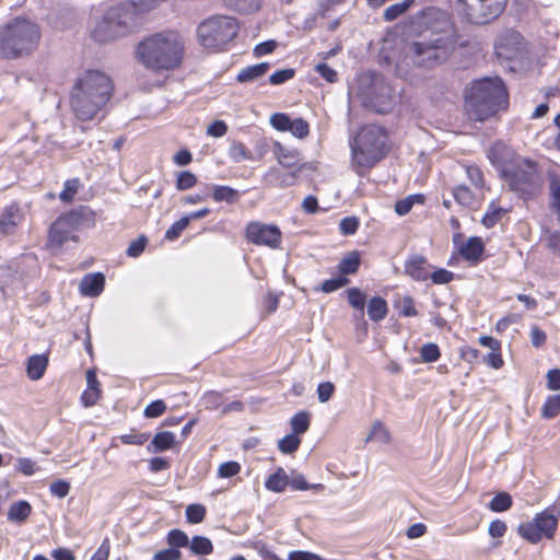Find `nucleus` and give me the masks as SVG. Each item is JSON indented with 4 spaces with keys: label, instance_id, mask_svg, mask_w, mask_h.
Here are the masks:
<instances>
[{
    "label": "nucleus",
    "instance_id": "nucleus-20",
    "mask_svg": "<svg viewBox=\"0 0 560 560\" xmlns=\"http://www.w3.org/2000/svg\"><path fill=\"white\" fill-rule=\"evenodd\" d=\"M105 278L101 272L86 275L80 282V292L85 296H97L102 293Z\"/></svg>",
    "mask_w": 560,
    "mask_h": 560
},
{
    "label": "nucleus",
    "instance_id": "nucleus-4",
    "mask_svg": "<svg viewBox=\"0 0 560 560\" xmlns=\"http://www.w3.org/2000/svg\"><path fill=\"white\" fill-rule=\"evenodd\" d=\"M509 105V95L499 78H485L472 83L466 95V109L471 119L483 121Z\"/></svg>",
    "mask_w": 560,
    "mask_h": 560
},
{
    "label": "nucleus",
    "instance_id": "nucleus-53",
    "mask_svg": "<svg viewBox=\"0 0 560 560\" xmlns=\"http://www.w3.org/2000/svg\"><path fill=\"white\" fill-rule=\"evenodd\" d=\"M166 410V405L163 400L158 399L152 402H150L145 409H144V417L145 418H158L162 416Z\"/></svg>",
    "mask_w": 560,
    "mask_h": 560
},
{
    "label": "nucleus",
    "instance_id": "nucleus-38",
    "mask_svg": "<svg viewBox=\"0 0 560 560\" xmlns=\"http://www.w3.org/2000/svg\"><path fill=\"white\" fill-rule=\"evenodd\" d=\"M260 1L261 0H224V3L241 13H249L259 9Z\"/></svg>",
    "mask_w": 560,
    "mask_h": 560
},
{
    "label": "nucleus",
    "instance_id": "nucleus-51",
    "mask_svg": "<svg viewBox=\"0 0 560 560\" xmlns=\"http://www.w3.org/2000/svg\"><path fill=\"white\" fill-rule=\"evenodd\" d=\"M349 283V279L347 277H338L334 279L325 280L322 283L320 290L325 293H331L337 291L338 289L347 285Z\"/></svg>",
    "mask_w": 560,
    "mask_h": 560
},
{
    "label": "nucleus",
    "instance_id": "nucleus-29",
    "mask_svg": "<svg viewBox=\"0 0 560 560\" xmlns=\"http://www.w3.org/2000/svg\"><path fill=\"white\" fill-rule=\"evenodd\" d=\"M388 308L386 301L381 296H374L369 301L368 314L374 322L384 319L387 315Z\"/></svg>",
    "mask_w": 560,
    "mask_h": 560
},
{
    "label": "nucleus",
    "instance_id": "nucleus-11",
    "mask_svg": "<svg viewBox=\"0 0 560 560\" xmlns=\"http://www.w3.org/2000/svg\"><path fill=\"white\" fill-rule=\"evenodd\" d=\"M508 0H457V12L467 22L486 25L505 10Z\"/></svg>",
    "mask_w": 560,
    "mask_h": 560
},
{
    "label": "nucleus",
    "instance_id": "nucleus-60",
    "mask_svg": "<svg viewBox=\"0 0 560 560\" xmlns=\"http://www.w3.org/2000/svg\"><path fill=\"white\" fill-rule=\"evenodd\" d=\"M147 245L145 236H140L133 241L127 248V255L129 257H138L142 254Z\"/></svg>",
    "mask_w": 560,
    "mask_h": 560
},
{
    "label": "nucleus",
    "instance_id": "nucleus-61",
    "mask_svg": "<svg viewBox=\"0 0 560 560\" xmlns=\"http://www.w3.org/2000/svg\"><path fill=\"white\" fill-rule=\"evenodd\" d=\"M277 47L275 40H266L255 46L253 54L256 58H260L265 55L271 54Z\"/></svg>",
    "mask_w": 560,
    "mask_h": 560
},
{
    "label": "nucleus",
    "instance_id": "nucleus-31",
    "mask_svg": "<svg viewBox=\"0 0 560 560\" xmlns=\"http://www.w3.org/2000/svg\"><path fill=\"white\" fill-rule=\"evenodd\" d=\"M188 547L196 556H208L213 551L212 541L208 537L200 535L194 536Z\"/></svg>",
    "mask_w": 560,
    "mask_h": 560
},
{
    "label": "nucleus",
    "instance_id": "nucleus-2",
    "mask_svg": "<svg viewBox=\"0 0 560 560\" xmlns=\"http://www.w3.org/2000/svg\"><path fill=\"white\" fill-rule=\"evenodd\" d=\"M112 79L103 71L86 70L81 73L70 92V107L82 121L93 119L113 95Z\"/></svg>",
    "mask_w": 560,
    "mask_h": 560
},
{
    "label": "nucleus",
    "instance_id": "nucleus-13",
    "mask_svg": "<svg viewBox=\"0 0 560 560\" xmlns=\"http://www.w3.org/2000/svg\"><path fill=\"white\" fill-rule=\"evenodd\" d=\"M246 238L257 246H267L276 249L281 245L282 233L275 224L254 221L246 226Z\"/></svg>",
    "mask_w": 560,
    "mask_h": 560
},
{
    "label": "nucleus",
    "instance_id": "nucleus-24",
    "mask_svg": "<svg viewBox=\"0 0 560 560\" xmlns=\"http://www.w3.org/2000/svg\"><path fill=\"white\" fill-rule=\"evenodd\" d=\"M483 243L480 237H470L459 246V254L468 261L477 262L483 254Z\"/></svg>",
    "mask_w": 560,
    "mask_h": 560
},
{
    "label": "nucleus",
    "instance_id": "nucleus-62",
    "mask_svg": "<svg viewBox=\"0 0 560 560\" xmlns=\"http://www.w3.org/2000/svg\"><path fill=\"white\" fill-rule=\"evenodd\" d=\"M506 524L501 520H494L490 523L488 533L493 538H501L506 533Z\"/></svg>",
    "mask_w": 560,
    "mask_h": 560
},
{
    "label": "nucleus",
    "instance_id": "nucleus-44",
    "mask_svg": "<svg viewBox=\"0 0 560 560\" xmlns=\"http://www.w3.org/2000/svg\"><path fill=\"white\" fill-rule=\"evenodd\" d=\"M185 514L188 523L199 524L205 520L206 508L201 504H189Z\"/></svg>",
    "mask_w": 560,
    "mask_h": 560
},
{
    "label": "nucleus",
    "instance_id": "nucleus-64",
    "mask_svg": "<svg viewBox=\"0 0 560 560\" xmlns=\"http://www.w3.org/2000/svg\"><path fill=\"white\" fill-rule=\"evenodd\" d=\"M182 552L175 548L160 550L153 555V560H179Z\"/></svg>",
    "mask_w": 560,
    "mask_h": 560
},
{
    "label": "nucleus",
    "instance_id": "nucleus-40",
    "mask_svg": "<svg viewBox=\"0 0 560 560\" xmlns=\"http://www.w3.org/2000/svg\"><path fill=\"white\" fill-rule=\"evenodd\" d=\"M166 541L171 548L179 549L189 546V538L182 529H172L167 533Z\"/></svg>",
    "mask_w": 560,
    "mask_h": 560
},
{
    "label": "nucleus",
    "instance_id": "nucleus-49",
    "mask_svg": "<svg viewBox=\"0 0 560 560\" xmlns=\"http://www.w3.org/2000/svg\"><path fill=\"white\" fill-rule=\"evenodd\" d=\"M241 471V465L237 462L231 460L221 464L218 468V476L220 478H231Z\"/></svg>",
    "mask_w": 560,
    "mask_h": 560
},
{
    "label": "nucleus",
    "instance_id": "nucleus-58",
    "mask_svg": "<svg viewBox=\"0 0 560 560\" xmlns=\"http://www.w3.org/2000/svg\"><path fill=\"white\" fill-rule=\"evenodd\" d=\"M49 489L52 495L62 499L68 495L70 491V485L65 480H57L50 485Z\"/></svg>",
    "mask_w": 560,
    "mask_h": 560
},
{
    "label": "nucleus",
    "instance_id": "nucleus-32",
    "mask_svg": "<svg viewBox=\"0 0 560 560\" xmlns=\"http://www.w3.org/2000/svg\"><path fill=\"white\" fill-rule=\"evenodd\" d=\"M212 190V197L217 202L225 201L228 203H234L240 197V192L230 186L214 185Z\"/></svg>",
    "mask_w": 560,
    "mask_h": 560
},
{
    "label": "nucleus",
    "instance_id": "nucleus-39",
    "mask_svg": "<svg viewBox=\"0 0 560 560\" xmlns=\"http://www.w3.org/2000/svg\"><path fill=\"white\" fill-rule=\"evenodd\" d=\"M349 304L360 312V317L364 316V306L366 296L358 288H351L347 291Z\"/></svg>",
    "mask_w": 560,
    "mask_h": 560
},
{
    "label": "nucleus",
    "instance_id": "nucleus-37",
    "mask_svg": "<svg viewBox=\"0 0 560 560\" xmlns=\"http://www.w3.org/2000/svg\"><path fill=\"white\" fill-rule=\"evenodd\" d=\"M415 2V0H404L400 3H395L389 5L384 11V20L387 22H392L396 20L398 16L404 14Z\"/></svg>",
    "mask_w": 560,
    "mask_h": 560
},
{
    "label": "nucleus",
    "instance_id": "nucleus-3",
    "mask_svg": "<svg viewBox=\"0 0 560 560\" xmlns=\"http://www.w3.org/2000/svg\"><path fill=\"white\" fill-rule=\"evenodd\" d=\"M185 38L177 31H163L142 39L136 48L138 61L155 72L179 67L185 54Z\"/></svg>",
    "mask_w": 560,
    "mask_h": 560
},
{
    "label": "nucleus",
    "instance_id": "nucleus-33",
    "mask_svg": "<svg viewBox=\"0 0 560 560\" xmlns=\"http://www.w3.org/2000/svg\"><path fill=\"white\" fill-rule=\"evenodd\" d=\"M488 506L492 512H505L512 506V497L508 492H499L491 499Z\"/></svg>",
    "mask_w": 560,
    "mask_h": 560
},
{
    "label": "nucleus",
    "instance_id": "nucleus-18",
    "mask_svg": "<svg viewBox=\"0 0 560 560\" xmlns=\"http://www.w3.org/2000/svg\"><path fill=\"white\" fill-rule=\"evenodd\" d=\"M430 265L422 255H411L405 262V273L416 281L429 279Z\"/></svg>",
    "mask_w": 560,
    "mask_h": 560
},
{
    "label": "nucleus",
    "instance_id": "nucleus-50",
    "mask_svg": "<svg viewBox=\"0 0 560 560\" xmlns=\"http://www.w3.org/2000/svg\"><path fill=\"white\" fill-rule=\"evenodd\" d=\"M397 307L399 308L400 314L405 317L418 315V311L415 307V301L411 296L407 295L399 300L397 303Z\"/></svg>",
    "mask_w": 560,
    "mask_h": 560
},
{
    "label": "nucleus",
    "instance_id": "nucleus-25",
    "mask_svg": "<svg viewBox=\"0 0 560 560\" xmlns=\"http://www.w3.org/2000/svg\"><path fill=\"white\" fill-rule=\"evenodd\" d=\"M269 68L270 65L268 62H260L257 65L245 67L236 75V81L240 83L253 82L264 77L269 70Z\"/></svg>",
    "mask_w": 560,
    "mask_h": 560
},
{
    "label": "nucleus",
    "instance_id": "nucleus-41",
    "mask_svg": "<svg viewBox=\"0 0 560 560\" xmlns=\"http://www.w3.org/2000/svg\"><path fill=\"white\" fill-rule=\"evenodd\" d=\"M291 428L295 435L306 432L310 428V413L301 411L291 419Z\"/></svg>",
    "mask_w": 560,
    "mask_h": 560
},
{
    "label": "nucleus",
    "instance_id": "nucleus-55",
    "mask_svg": "<svg viewBox=\"0 0 560 560\" xmlns=\"http://www.w3.org/2000/svg\"><path fill=\"white\" fill-rule=\"evenodd\" d=\"M429 278L434 284H446L454 279V273L446 269H438L432 273L429 272Z\"/></svg>",
    "mask_w": 560,
    "mask_h": 560
},
{
    "label": "nucleus",
    "instance_id": "nucleus-8",
    "mask_svg": "<svg viewBox=\"0 0 560 560\" xmlns=\"http://www.w3.org/2000/svg\"><path fill=\"white\" fill-rule=\"evenodd\" d=\"M503 177L510 188L521 197L535 196L541 187V177L536 163L527 159H516L510 167L503 168Z\"/></svg>",
    "mask_w": 560,
    "mask_h": 560
},
{
    "label": "nucleus",
    "instance_id": "nucleus-22",
    "mask_svg": "<svg viewBox=\"0 0 560 560\" xmlns=\"http://www.w3.org/2000/svg\"><path fill=\"white\" fill-rule=\"evenodd\" d=\"M48 355L47 354H33L27 359L26 364V374L27 377L32 381L40 380L48 366Z\"/></svg>",
    "mask_w": 560,
    "mask_h": 560
},
{
    "label": "nucleus",
    "instance_id": "nucleus-36",
    "mask_svg": "<svg viewBox=\"0 0 560 560\" xmlns=\"http://www.w3.org/2000/svg\"><path fill=\"white\" fill-rule=\"evenodd\" d=\"M390 440V434L388 430L383 425L381 421H375L372 424L371 431L369 435L366 436L365 442L369 441H377L382 444L388 443Z\"/></svg>",
    "mask_w": 560,
    "mask_h": 560
},
{
    "label": "nucleus",
    "instance_id": "nucleus-16",
    "mask_svg": "<svg viewBox=\"0 0 560 560\" xmlns=\"http://www.w3.org/2000/svg\"><path fill=\"white\" fill-rule=\"evenodd\" d=\"M298 174L280 167H270L262 175V183L267 187L285 188L298 183Z\"/></svg>",
    "mask_w": 560,
    "mask_h": 560
},
{
    "label": "nucleus",
    "instance_id": "nucleus-35",
    "mask_svg": "<svg viewBox=\"0 0 560 560\" xmlns=\"http://www.w3.org/2000/svg\"><path fill=\"white\" fill-rule=\"evenodd\" d=\"M541 417L552 419L560 415V395L549 396L541 407Z\"/></svg>",
    "mask_w": 560,
    "mask_h": 560
},
{
    "label": "nucleus",
    "instance_id": "nucleus-6",
    "mask_svg": "<svg viewBox=\"0 0 560 560\" xmlns=\"http://www.w3.org/2000/svg\"><path fill=\"white\" fill-rule=\"evenodd\" d=\"M38 26L24 19H15L0 32V57L15 59L33 51L39 40Z\"/></svg>",
    "mask_w": 560,
    "mask_h": 560
},
{
    "label": "nucleus",
    "instance_id": "nucleus-23",
    "mask_svg": "<svg viewBox=\"0 0 560 560\" xmlns=\"http://www.w3.org/2000/svg\"><path fill=\"white\" fill-rule=\"evenodd\" d=\"M487 155L491 164L498 168H501L502 173L504 167L511 166V163H508V159L511 155V150L501 142H497L491 145Z\"/></svg>",
    "mask_w": 560,
    "mask_h": 560
},
{
    "label": "nucleus",
    "instance_id": "nucleus-57",
    "mask_svg": "<svg viewBox=\"0 0 560 560\" xmlns=\"http://www.w3.org/2000/svg\"><path fill=\"white\" fill-rule=\"evenodd\" d=\"M335 392V385L331 382H324L317 386V397L320 402L328 401Z\"/></svg>",
    "mask_w": 560,
    "mask_h": 560
},
{
    "label": "nucleus",
    "instance_id": "nucleus-34",
    "mask_svg": "<svg viewBox=\"0 0 560 560\" xmlns=\"http://www.w3.org/2000/svg\"><path fill=\"white\" fill-rule=\"evenodd\" d=\"M465 171L467 178L470 180L472 187L477 191H482L485 189V177L483 172L477 165H465Z\"/></svg>",
    "mask_w": 560,
    "mask_h": 560
},
{
    "label": "nucleus",
    "instance_id": "nucleus-54",
    "mask_svg": "<svg viewBox=\"0 0 560 560\" xmlns=\"http://www.w3.org/2000/svg\"><path fill=\"white\" fill-rule=\"evenodd\" d=\"M230 156L235 162H241L243 160H249L252 154L250 152L244 147V144L236 142L233 143L230 148Z\"/></svg>",
    "mask_w": 560,
    "mask_h": 560
},
{
    "label": "nucleus",
    "instance_id": "nucleus-42",
    "mask_svg": "<svg viewBox=\"0 0 560 560\" xmlns=\"http://www.w3.org/2000/svg\"><path fill=\"white\" fill-rule=\"evenodd\" d=\"M549 190L551 196V207L558 215L560 223V177L553 176L549 180Z\"/></svg>",
    "mask_w": 560,
    "mask_h": 560
},
{
    "label": "nucleus",
    "instance_id": "nucleus-9",
    "mask_svg": "<svg viewBox=\"0 0 560 560\" xmlns=\"http://www.w3.org/2000/svg\"><path fill=\"white\" fill-rule=\"evenodd\" d=\"M237 32L236 20L225 15L211 16L197 28L200 45L209 49H221L237 35Z\"/></svg>",
    "mask_w": 560,
    "mask_h": 560
},
{
    "label": "nucleus",
    "instance_id": "nucleus-10",
    "mask_svg": "<svg viewBox=\"0 0 560 560\" xmlns=\"http://www.w3.org/2000/svg\"><path fill=\"white\" fill-rule=\"evenodd\" d=\"M360 94L364 105L380 114L390 112L397 102L393 88L378 74L361 79Z\"/></svg>",
    "mask_w": 560,
    "mask_h": 560
},
{
    "label": "nucleus",
    "instance_id": "nucleus-27",
    "mask_svg": "<svg viewBox=\"0 0 560 560\" xmlns=\"http://www.w3.org/2000/svg\"><path fill=\"white\" fill-rule=\"evenodd\" d=\"M32 506L27 501L13 503L8 511V520L14 523H24L31 515Z\"/></svg>",
    "mask_w": 560,
    "mask_h": 560
},
{
    "label": "nucleus",
    "instance_id": "nucleus-12",
    "mask_svg": "<svg viewBox=\"0 0 560 560\" xmlns=\"http://www.w3.org/2000/svg\"><path fill=\"white\" fill-rule=\"evenodd\" d=\"M560 512L555 508L546 509L537 513L533 521L518 525V535L530 544H538L544 537L552 539L555 537Z\"/></svg>",
    "mask_w": 560,
    "mask_h": 560
},
{
    "label": "nucleus",
    "instance_id": "nucleus-7",
    "mask_svg": "<svg viewBox=\"0 0 560 560\" xmlns=\"http://www.w3.org/2000/svg\"><path fill=\"white\" fill-rule=\"evenodd\" d=\"M138 25L135 4L119 3L105 11L91 36L98 43L112 42L130 33Z\"/></svg>",
    "mask_w": 560,
    "mask_h": 560
},
{
    "label": "nucleus",
    "instance_id": "nucleus-26",
    "mask_svg": "<svg viewBox=\"0 0 560 560\" xmlns=\"http://www.w3.org/2000/svg\"><path fill=\"white\" fill-rule=\"evenodd\" d=\"M288 486L289 477L282 467H279L265 482V487L272 492H283Z\"/></svg>",
    "mask_w": 560,
    "mask_h": 560
},
{
    "label": "nucleus",
    "instance_id": "nucleus-63",
    "mask_svg": "<svg viewBox=\"0 0 560 560\" xmlns=\"http://www.w3.org/2000/svg\"><path fill=\"white\" fill-rule=\"evenodd\" d=\"M315 71L319 73L326 81L334 83L337 81V72L326 63H318L315 66Z\"/></svg>",
    "mask_w": 560,
    "mask_h": 560
},
{
    "label": "nucleus",
    "instance_id": "nucleus-21",
    "mask_svg": "<svg viewBox=\"0 0 560 560\" xmlns=\"http://www.w3.org/2000/svg\"><path fill=\"white\" fill-rule=\"evenodd\" d=\"M22 213L16 205H11L4 209L0 217V232L2 234H11L21 223Z\"/></svg>",
    "mask_w": 560,
    "mask_h": 560
},
{
    "label": "nucleus",
    "instance_id": "nucleus-47",
    "mask_svg": "<svg viewBox=\"0 0 560 560\" xmlns=\"http://www.w3.org/2000/svg\"><path fill=\"white\" fill-rule=\"evenodd\" d=\"M189 225V218H180L174 222L170 229L165 232V240L174 241L178 238L182 232Z\"/></svg>",
    "mask_w": 560,
    "mask_h": 560
},
{
    "label": "nucleus",
    "instance_id": "nucleus-56",
    "mask_svg": "<svg viewBox=\"0 0 560 560\" xmlns=\"http://www.w3.org/2000/svg\"><path fill=\"white\" fill-rule=\"evenodd\" d=\"M78 187H79L78 179L67 180L65 183L63 190L59 195L60 199L66 202L71 201L73 199V196L77 194Z\"/></svg>",
    "mask_w": 560,
    "mask_h": 560
},
{
    "label": "nucleus",
    "instance_id": "nucleus-52",
    "mask_svg": "<svg viewBox=\"0 0 560 560\" xmlns=\"http://www.w3.org/2000/svg\"><path fill=\"white\" fill-rule=\"evenodd\" d=\"M294 74L295 71L294 69L291 68L277 70L269 77V82L272 85H279L291 80L294 77Z\"/></svg>",
    "mask_w": 560,
    "mask_h": 560
},
{
    "label": "nucleus",
    "instance_id": "nucleus-19",
    "mask_svg": "<svg viewBox=\"0 0 560 560\" xmlns=\"http://www.w3.org/2000/svg\"><path fill=\"white\" fill-rule=\"evenodd\" d=\"M453 197L456 202L463 207L474 208L483 198L482 191L470 189L464 184L457 185L453 189Z\"/></svg>",
    "mask_w": 560,
    "mask_h": 560
},
{
    "label": "nucleus",
    "instance_id": "nucleus-1",
    "mask_svg": "<svg viewBox=\"0 0 560 560\" xmlns=\"http://www.w3.org/2000/svg\"><path fill=\"white\" fill-rule=\"evenodd\" d=\"M434 14L436 22L407 45L405 59L416 68L432 69L446 60L455 49L456 36L453 24L445 13Z\"/></svg>",
    "mask_w": 560,
    "mask_h": 560
},
{
    "label": "nucleus",
    "instance_id": "nucleus-46",
    "mask_svg": "<svg viewBox=\"0 0 560 560\" xmlns=\"http://www.w3.org/2000/svg\"><path fill=\"white\" fill-rule=\"evenodd\" d=\"M420 355L423 362L432 363L439 360L441 352L436 343L428 342L421 347Z\"/></svg>",
    "mask_w": 560,
    "mask_h": 560
},
{
    "label": "nucleus",
    "instance_id": "nucleus-28",
    "mask_svg": "<svg viewBox=\"0 0 560 560\" xmlns=\"http://www.w3.org/2000/svg\"><path fill=\"white\" fill-rule=\"evenodd\" d=\"M175 442V435L172 432L163 431L156 433L151 444L148 446L150 452H163L173 447Z\"/></svg>",
    "mask_w": 560,
    "mask_h": 560
},
{
    "label": "nucleus",
    "instance_id": "nucleus-45",
    "mask_svg": "<svg viewBox=\"0 0 560 560\" xmlns=\"http://www.w3.org/2000/svg\"><path fill=\"white\" fill-rule=\"evenodd\" d=\"M289 486L294 490L301 491L310 489L322 490L324 488V486L320 483L310 485L302 474H295L291 477V479L289 478Z\"/></svg>",
    "mask_w": 560,
    "mask_h": 560
},
{
    "label": "nucleus",
    "instance_id": "nucleus-14",
    "mask_svg": "<svg viewBox=\"0 0 560 560\" xmlns=\"http://www.w3.org/2000/svg\"><path fill=\"white\" fill-rule=\"evenodd\" d=\"M78 218L73 213L59 217L51 225L48 243L52 248H60L68 241H78L75 235Z\"/></svg>",
    "mask_w": 560,
    "mask_h": 560
},
{
    "label": "nucleus",
    "instance_id": "nucleus-15",
    "mask_svg": "<svg viewBox=\"0 0 560 560\" xmlns=\"http://www.w3.org/2000/svg\"><path fill=\"white\" fill-rule=\"evenodd\" d=\"M270 125L279 131H290L294 137L304 139L310 133V126L303 118L292 119L284 113H276L270 116Z\"/></svg>",
    "mask_w": 560,
    "mask_h": 560
},
{
    "label": "nucleus",
    "instance_id": "nucleus-59",
    "mask_svg": "<svg viewBox=\"0 0 560 560\" xmlns=\"http://www.w3.org/2000/svg\"><path fill=\"white\" fill-rule=\"evenodd\" d=\"M339 226L343 235H351L358 230L359 221L354 217H347L340 221Z\"/></svg>",
    "mask_w": 560,
    "mask_h": 560
},
{
    "label": "nucleus",
    "instance_id": "nucleus-48",
    "mask_svg": "<svg viewBox=\"0 0 560 560\" xmlns=\"http://www.w3.org/2000/svg\"><path fill=\"white\" fill-rule=\"evenodd\" d=\"M197 183V177L189 171L180 172L177 175L176 188L178 190H187L194 187Z\"/></svg>",
    "mask_w": 560,
    "mask_h": 560
},
{
    "label": "nucleus",
    "instance_id": "nucleus-43",
    "mask_svg": "<svg viewBox=\"0 0 560 560\" xmlns=\"http://www.w3.org/2000/svg\"><path fill=\"white\" fill-rule=\"evenodd\" d=\"M301 444V440L294 433L288 434L278 442V448L283 454H292L294 453Z\"/></svg>",
    "mask_w": 560,
    "mask_h": 560
},
{
    "label": "nucleus",
    "instance_id": "nucleus-5",
    "mask_svg": "<svg viewBox=\"0 0 560 560\" xmlns=\"http://www.w3.org/2000/svg\"><path fill=\"white\" fill-rule=\"evenodd\" d=\"M388 136L377 125L362 127L350 142L352 166L358 174L373 167L388 152Z\"/></svg>",
    "mask_w": 560,
    "mask_h": 560
},
{
    "label": "nucleus",
    "instance_id": "nucleus-17",
    "mask_svg": "<svg viewBox=\"0 0 560 560\" xmlns=\"http://www.w3.org/2000/svg\"><path fill=\"white\" fill-rule=\"evenodd\" d=\"M273 153L282 168L300 175L303 168V163L299 151L290 150L280 143H276Z\"/></svg>",
    "mask_w": 560,
    "mask_h": 560
},
{
    "label": "nucleus",
    "instance_id": "nucleus-30",
    "mask_svg": "<svg viewBox=\"0 0 560 560\" xmlns=\"http://www.w3.org/2000/svg\"><path fill=\"white\" fill-rule=\"evenodd\" d=\"M360 262L361 260L358 252L347 254L338 265V270L341 277L355 273L359 269Z\"/></svg>",
    "mask_w": 560,
    "mask_h": 560
}]
</instances>
